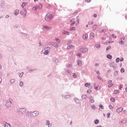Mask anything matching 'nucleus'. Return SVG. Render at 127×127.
<instances>
[{
	"instance_id": "a18cd8bd",
	"label": "nucleus",
	"mask_w": 127,
	"mask_h": 127,
	"mask_svg": "<svg viewBox=\"0 0 127 127\" xmlns=\"http://www.w3.org/2000/svg\"><path fill=\"white\" fill-rule=\"evenodd\" d=\"M22 76H23V72H21L19 74V77H22Z\"/></svg>"
},
{
	"instance_id": "6e6552de",
	"label": "nucleus",
	"mask_w": 127,
	"mask_h": 127,
	"mask_svg": "<svg viewBox=\"0 0 127 127\" xmlns=\"http://www.w3.org/2000/svg\"><path fill=\"white\" fill-rule=\"evenodd\" d=\"M94 88L96 91H99V90L100 89V86L98 85H96L95 83H94Z\"/></svg>"
},
{
	"instance_id": "052dcab7",
	"label": "nucleus",
	"mask_w": 127,
	"mask_h": 127,
	"mask_svg": "<svg viewBox=\"0 0 127 127\" xmlns=\"http://www.w3.org/2000/svg\"><path fill=\"white\" fill-rule=\"evenodd\" d=\"M120 61L121 62H122V61H124V58H121V59H120Z\"/></svg>"
},
{
	"instance_id": "ddd939ff",
	"label": "nucleus",
	"mask_w": 127,
	"mask_h": 127,
	"mask_svg": "<svg viewBox=\"0 0 127 127\" xmlns=\"http://www.w3.org/2000/svg\"><path fill=\"white\" fill-rule=\"evenodd\" d=\"M19 13V10L16 9V10H15V11L14 12V14H15V15H17V14H18Z\"/></svg>"
},
{
	"instance_id": "e2e57ef3",
	"label": "nucleus",
	"mask_w": 127,
	"mask_h": 127,
	"mask_svg": "<svg viewBox=\"0 0 127 127\" xmlns=\"http://www.w3.org/2000/svg\"><path fill=\"white\" fill-rule=\"evenodd\" d=\"M49 125H50L49 121H47V126H49Z\"/></svg>"
},
{
	"instance_id": "2f4dec72",
	"label": "nucleus",
	"mask_w": 127,
	"mask_h": 127,
	"mask_svg": "<svg viewBox=\"0 0 127 127\" xmlns=\"http://www.w3.org/2000/svg\"><path fill=\"white\" fill-rule=\"evenodd\" d=\"M111 37L113 38H117V36L115 35L114 34L111 35Z\"/></svg>"
},
{
	"instance_id": "dca6fc26",
	"label": "nucleus",
	"mask_w": 127,
	"mask_h": 127,
	"mask_svg": "<svg viewBox=\"0 0 127 127\" xmlns=\"http://www.w3.org/2000/svg\"><path fill=\"white\" fill-rule=\"evenodd\" d=\"M74 22L75 25H78V24H79V19H77L76 21H74Z\"/></svg>"
},
{
	"instance_id": "37998d69",
	"label": "nucleus",
	"mask_w": 127,
	"mask_h": 127,
	"mask_svg": "<svg viewBox=\"0 0 127 127\" xmlns=\"http://www.w3.org/2000/svg\"><path fill=\"white\" fill-rule=\"evenodd\" d=\"M99 107L102 110H104V107L103 106V105H100Z\"/></svg>"
},
{
	"instance_id": "e433bc0d",
	"label": "nucleus",
	"mask_w": 127,
	"mask_h": 127,
	"mask_svg": "<svg viewBox=\"0 0 127 127\" xmlns=\"http://www.w3.org/2000/svg\"><path fill=\"white\" fill-rule=\"evenodd\" d=\"M26 5V4L24 2H23L21 6L22 7H23Z\"/></svg>"
},
{
	"instance_id": "a19ab883",
	"label": "nucleus",
	"mask_w": 127,
	"mask_h": 127,
	"mask_svg": "<svg viewBox=\"0 0 127 127\" xmlns=\"http://www.w3.org/2000/svg\"><path fill=\"white\" fill-rule=\"evenodd\" d=\"M73 78H77V75L75 74V73H72Z\"/></svg>"
},
{
	"instance_id": "393cba45",
	"label": "nucleus",
	"mask_w": 127,
	"mask_h": 127,
	"mask_svg": "<svg viewBox=\"0 0 127 127\" xmlns=\"http://www.w3.org/2000/svg\"><path fill=\"white\" fill-rule=\"evenodd\" d=\"M38 8V6H34L32 8L33 10H36Z\"/></svg>"
},
{
	"instance_id": "473e14b6",
	"label": "nucleus",
	"mask_w": 127,
	"mask_h": 127,
	"mask_svg": "<svg viewBox=\"0 0 127 127\" xmlns=\"http://www.w3.org/2000/svg\"><path fill=\"white\" fill-rule=\"evenodd\" d=\"M75 28L74 27H72L69 28V30H70V31L75 30Z\"/></svg>"
},
{
	"instance_id": "de8ad7c7",
	"label": "nucleus",
	"mask_w": 127,
	"mask_h": 127,
	"mask_svg": "<svg viewBox=\"0 0 127 127\" xmlns=\"http://www.w3.org/2000/svg\"><path fill=\"white\" fill-rule=\"evenodd\" d=\"M109 49H111V46L108 47L106 48V50L107 51H108V50H109Z\"/></svg>"
},
{
	"instance_id": "20e7f679",
	"label": "nucleus",
	"mask_w": 127,
	"mask_h": 127,
	"mask_svg": "<svg viewBox=\"0 0 127 127\" xmlns=\"http://www.w3.org/2000/svg\"><path fill=\"white\" fill-rule=\"evenodd\" d=\"M80 52H82V53H86V52H88V49L87 48H83L80 50Z\"/></svg>"
},
{
	"instance_id": "6ab92c4d",
	"label": "nucleus",
	"mask_w": 127,
	"mask_h": 127,
	"mask_svg": "<svg viewBox=\"0 0 127 127\" xmlns=\"http://www.w3.org/2000/svg\"><path fill=\"white\" fill-rule=\"evenodd\" d=\"M107 58H108V59H112L113 58V57L111 55H108L107 56Z\"/></svg>"
},
{
	"instance_id": "7ed1b4c3",
	"label": "nucleus",
	"mask_w": 127,
	"mask_h": 127,
	"mask_svg": "<svg viewBox=\"0 0 127 127\" xmlns=\"http://www.w3.org/2000/svg\"><path fill=\"white\" fill-rule=\"evenodd\" d=\"M12 103V99H9V102H7V103L6 104V106L7 108H9V107L11 105Z\"/></svg>"
},
{
	"instance_id": "0eeeda50",
	"label": "nucleus",
	"mask_w": 127,
	"mask_h": 127,
	"mask_svg": "<svg viewBox=\"0 0 127 127\" xmlns=\"http://www.w3.org/2000/svg\"><path fill=\"white\" fill-rule=\"evenodd\" d=\"M123 111H124V108L120 107L117 110V112L120 113H121V112H123Z\"/></svg>"
},
{
	"instance_id": "f704fd0d",
	"label": "nucleus",
	"mask_w": 127,
	"mask_h": 127,
	"mask_svg": "<svg viewBox=\"0 0 127 127\" xmlns=\"http://www.w3.org/2000/svg\"><path fill=\"white\" fill-rule=\"evenodd\" d=\"M111 101L113 102V103H114V102L116 101L114 98H112L111 99Z\"/></svg>"
},
{
	"instance_id": "69168bd1",
	"label": "nucleus",
	"mask_w": 127,
	"mask_h": 127,
	"mask_svg": "<svg viewBox=\"0 0 127 127\" xmlns=\"http://www.w3.org/2000/svg\"><path fill=\"white\" fill-rule=\"evenodd\" d=\"M112 82H113L112 80H109V81H108V83L110 84V83H112Z\"/></svg>"
},
{
	"instance_id": "bb28decb",
	"label": "nucleus",
	"mask_w": 127,
	"mask_h": 127,
	"mask_svg": "<svg viewBox=\"0 0 127 127\" xmlns=\"http://www.w3.org/2000/svg\"><path fill=\"white\" fill-rule=\"evenodd\" d=\"M4 127H10V125H9L8 124H5L4 125Z\"/></svg>"
},
{
	"instance_id": "c756f323",
	"label": "nucleus",
	"mask_w": 127,
	"mask_h": 127,
	"mask_svg": "<svg viewBox=\"0 0 127 127\" xmlns=\"http://www.w3.org/2000/svg\"><path fill=\"white\" fill-rule=\"evenodd\" d=\"M114 94H119V90H116L114 91Z\"/></svg>"
},
{
	"instance_id": "13d9d810",
	"label": "nucleus",
	"mask_w": 127,
	"mask_h": 127,
	"mask_svg": "<svg viewBox=\"0 0 127 127\" xmlns=\"http://www.w3.org/2000/svg\"><path fill=\"white\" fill-rule=\"evenodd\" d=\"M74 24H75V22H73L70 24V25H71V26H73L74 25Z\"/></svg>"
},
{
	"instance_id": "774afa93",
	"label": "nucleus",
	"mask_w": 127,
	"mask_h": 127,
	"mask_svg": "<svg viewBox=\"0 0 127 127\" xmlns=\"http://www.w3.org/2000/svg\"><path fill=\"white\" fill-rule=\"evenodd\" d=\"M95 66H99V64H95Z\"/></svg>"
},
{
	"instance_id": "f03ea898",
	"label": "nucleus",
	"mask_w": 127,
	"mask_h": 127,
	"mask_svg": "<svg viewBox=\"0 0 127 127\" xmlns=\"http://www.w3.org/2000/svg\"><path fill=\"white\" fill-rule=\"evenodd\" d=\"M20 13L21 15H23V17H25L26 16V13H27V12L25 9H24L21 11Z\"/></svg>"
},
{
	"instance_id": "8fccbe9b",
	"label": "nucleus",
	"mask_w": 127,
	"mask_h": 127,
	"mask_svg": "<svg viewBox=\"0 0 127 127\" xmlns=\"http://www.w3.org/2000/svg\"><path fill=\"white\" fill-rule=\"evenodd\" d=\"M77 56H78L79 57H81V56H82V54H81L80 53H78L77 54Z\"/></svg>"
},
{
	"instance_id": "680f3d73",
	"label": "nucleus",
	"mask_w": 127,
	"mask_h": 127,
	"mask_svg": "<svg viewBox=\"0 0 127 127\" xmlns=\"http://www.w3.org/2000/svg\"><path fill=\"white\" fill-rule=\"evenodd\" d=\"M123 113L124 114H126L127 113V111L126 110H124L123 111Z\"/></svg>"
},
{
	"instance_id": "0e129e2a",
	"label": "nucleus",
	"mask_w": 127,
	"mask_h": 127,
	"mask_svg": "<svg viewBox=\"0 0 127 127\" xmlns=\"http://www.w3.org/2000/svg\"><path fill=\"white\" fill-rule=\"evenodd\" d=\"M98 78L99 79V80H102V77H101V76H98Z\"/></svg>"
},
{
	"instance_id": "7c9ffc66",
	"label": "nucleus",
	"mask_w": 127,
	"mask_h": 127,
	"mask_svg": "<svg viewBox=\"0 0 127 127\" xmlns=\"http://www.w3.org/2000/svg\"><path fill=\"white\" fill-rule=\"evenodd\" d=\"M116 63H119L120 62V58H117L116 60Z\"/></svg>"
},
{
	"instance_id": "c9c22d12",
	"label": "nucleus",
	"mask_w": 127,
	"mask_h": 127,
	"mask_svg": "<svg viewBox=\"0 0 127 127\" xmlns=\"http://www.w3.org/2000/svg\"><path fill=\"white\" fill-rule=\"evenodd\" d=\"M91 85L90 83H85V87H89Z\"/></svg>"
},
{
	"instance_id": "cd10ccee",
	"label": "nucleus",
	"mask_w": 127,
	"mask_h": 127,
	"mask_svg": "<svg viewBox=\"0 0 127 127\" xmlns=\"http://www.w3.org/2000/svg\"><path fill=\"white\" fill-rule=\"evenodd\" d=\"M87 93L88 94H91V93H92V90L91 89H89L87 91Z\"/></svg>"
},
{
	"instance_id": "864d4df0",
	"label": "nucleus",
	"mask_w": 127,
	"mask_h": 127,
	"mask_svg": "<svg viewBox=\"0 0 127 127\" xmlns=\"http://www.w3.org/2000/svg\"><path fill=\"white\" fill-rule=\"evenodd\" d=\"M86 2H91V0H85Z\"/></svg>"
},
{
	"instance_id": "1a4fd4ad",
	"label": "nucleus",
	"mask_w": 127,
	"mask_h": 127,
	"mask_svg": "<svg viewBox=\"0 0 127 127\" xmlns=\"http://www.w3.org/2000/svg\"><path fill=\"white\" fill-rule=\"evenodd\" d=\"M121 41H119V43L120 44H125V42L123 40H125V38H122L121 39H120Z\"/></svg>"
},
{
	"instance_id": "4c0bfd02",
	"label": "nucleus",
	"mask_w": 127,
	"mask_h": 127,
	"mask_svg": "<svg viewBox=\"0 0 127 127\" xmlns=\"http://www.w3.org/2000/svg\"><path fill=\"white\" fill-rule=\"evenodd\" d=\"M20 87H22V86H23V82L21 81L19 84Z\"/></svg>"
},
{
	"instance_id": "5fc2aeb1",
	"label": "nucleus",
	"mask_w": 127,
	"mask_h": 127,
	"mask_svg": "<svg viewBox=\"0 0 127 127\" xmlns=\"http://www.w3.org/2000/svg\"><path fill=\"white\" fill-rule=\"evenodd\" d=\"M94 102H95V100H94V99L90 100V103H94Z\"/></svg>"
},
{
	"instance_id": "aec40b11",
	"label": "nucleus",
	"mask_w": 127,
	"mask_h": 127,
	"mask_svg": "<svg viewBox=\"0 0 127 127\" xmlns=\"http://www.w3.org/2000/svg\"><path fill=\"white\" fill-rule=\"evenodd\" d=\"M53 46H54V47H55L56 48H58V45L55 43H53Z\"/></svg>"
},
{
	"instance_id": "6e6d98bb",
	"label": "nucleus",
	"mask_w": 127,
	"mask_h": 127,
	"mask_svg": "<svg viewBox=\"0 0 127 127\" xmlns=\"http://www.w3.org/2000/svg\"><path fill=\"white\" fill-rule=\"evenodd\" d=\"M65 34L66 35H70V33L69 32H66Z\"/></svg>"
},
{
	"instance_id": "412c9836",
	"label": "nucleus",
	"mask_w": 127,
	"mask_h": 127,
	"mask_svg": "<svg viewBox=\"0 0 127 127\" xmlns=\"http://www.w3.org/2000/svg\"><path fill=\"white\" fill-rule=\"evenodd\" d=\"M38 8H39V9H42V4H39V6H38Z\"/></svg>"
},
{
	"instance_id": "3c124183",
	"label": "nucleus",
	"mask_w": 127,
	"mask_h": 127,
	"mask_svg": "<svg viewBox=\"0 0 127 127\" xmlns=\"http://www.w3.org/2000/svg\"><path fill=\"white\" fill-rule=\"evenodd\" d=\"M55 40L58 41V43H60V40H59V39H58V38H55Z\"/></svg>"
},
{
	"instance_id": "4be33fe9",
	"label": "nucleus",
	"mask_w": 127,
	"mask_h": 127,
	"mask_svg": "<svg viewBox=\"0 0 127 127\" xmlns=\"http://www.w3.org/2000/svg\"><path fill=\"white\" fill-rule=\"evenodd\" d=\"M97 27H98V26L97 25H93V30H96V29H97Z\"/></svg>"
},
{
	"instance_id": "4468645a",
	"label": "nucleus",
	"mask_w": 127,
	"mask_h": 127,
	"mask_svg": "<svg viewBox=\"0 0 127 127\" xmlns=\"http://www.w3.org/2000/svg\"><path fill=\"white\" fill-rule=\"evenodd\" d=\"M0 5H1V6H2V7L4 6V1H1L0 2Z\"/></svg>"
},
{
	"instance_id": "a878e982",
	"label": "nucleus",
	"mask_w": 127,
	"mask_h": 127,
	"mask_svg": "<svg viewBox=\"0 0 127 127\" xmlns=\"http://www.w3.org/2000/svg\"><path fill=\"white\" fill-rule=\"evenodd\" d=\"M94 24V21H89L88 22V24L90 25L91 24Z\"/></svg>"
},
{
	"instance_id": "b1692460",
	"label": "nucleus",
	"mask_w": 127,
	"mask_h": 127,
	"mask_svg": "<svg viewBox=\"0 0 127 127\" xmlns=\"http://www.w3.org/2000/svg\"><path fill=\"white\" fill-rule=\"evenodd\" d=\"M96 47L99 49V48H101V45H100V44H97L96 45Z\"/></svg>"
},
{
	"instance_id": "72a5a7b5",
	"label": "nucleus",
	"mask_w": 127,
	"mask_h": 127,
	"mask_svg": "<svg viewBox=\"0 0 127 127\" xmlns=\"http://www.w3.org/2000/svg\"><path fill=\"white\" fill-rule=\"evenodd\" d=\"M121 73H124V72H125V68H121Z\"/></svg>"
},
{
	"instance_id": "f8f14e48",
	"label": "nucleus",
	"mask_w": 127,
	"mask_h": 127,
	"mask_svg": "<svg viewBox=\"0 0 127 127\" xmlns=\"http://www.w3.org/2000/svg\"><path fill=\"white\" fill-rule=\"evenodd\" d=\"M126 123H127V121L126 120H122L120 122V124L121 125H125V124H126Z\"/></svg>"
},
{
	"instance_id": "f3484780",
	"label": "nucleus",
	"mask_w": 127,
	"mask_h": 127,
	"mask_svg": "<svg viewBox=\"0 0 127 127\" xmlns=\"http://www.w3.org/2000/svg\"><path fill=\"white\" fill-rule=\"evenodd\" d=\"M70 48H74V46L72 45H69L68 46H67V49H70Z\"/></svg>"
},
{
	"instance_id": "c85d7f7f",
	"label": "nucleus",
	"mask_w": 127,
	"mask_h": 127,
	"mask_svg": "<svg viewBox=\"0 0 127 127\" xmlns=\"http://www.w3.org/2000/svg\"><path fill=\"white\" fill-rule=\"evenodd\" d=\"M94 124H95V125H98V124H99V121L98 120H95Z\"/></svg>"
},
{
	"instance_id": "58836bf2",
	"label": "nucleus",
	"mask_w": 127,
	"mask_h": 127,
	"mask_svg": "<svg viewBox=\"0 0 127 127\" xmlns=\"http://www.w3.org/2000/svg\"><path fill=\"white\" fill-rule=\"evenodd\" d=\"M91 108L93 110H95V109H96V106L94 105H93L92 106H91Z\"/></svg>"
},
{
	"instance_id": "f257e3e1",
	"label": "nucleus",
	"mask_w": 127,
	"mask_h": 127,
	"mask_svg": "<svg viewBox=\"0 0 127 127\" xmlns=\"http://www.w3.org/2000/svg\"><path fill=\"white\" fill-rule=\"evenodd\" d=\"M52 18H53V17L52 16V14H47L46 15V16L45 17V20H46L47 21H49V20L52 19Z\"/></svg>"
},
{
	"instance_id": "4d7b16f0",
	"label": "nucleus",
	"mask_w": 127,
	"mask_h": 127,
	"mask_svg": "<svg viewBox=\"0 0 127 127\" xmlns=\"http://www.w3.org/2000/svg\"><path fill=\"white\" fill-rule=\"evenodd\" d=\"M66 31H65V30H64V31H63V34H66Z\"/></svg>"
},
{
	"instance_id": "79ce46f5",
	"label": "nucleus",
	"mask_w": 127,
	"mask_h": 127,
	"mask_svg": "<svg viewBox=\"0 0 127 127\" xmlns=\"http://www.w3.org/2000/svg\"><path fill=\"white\" fill-rule=\"evenodd\" d=\"M34 114L35 115V116H37L38 115V112L37 111L34 112Z\"/></svg>"
},
{
	"instance_id": "49530a36",
	"label": "nucleus",
	"mask_w": 127,
	"mask_h": 127,
	"mask_svg": "<svg viewBox=\"0 0 127 127\" xmlns=\"http://www.w3.org/2000/svg\"><path fill=\"white\" fill-rule=\"evenodd\" d=\"M111 115V113H108L107 114V118H110V116Z\"/></svg>"
},
{
	"instance_id": "338daca9",
	"label": "nucleus",
	"mask_w": 127,
	"mask_h": 127,
	"mask_svg": "<svg viewBox=\"0 0 127 127\" xmlns=\"http://www.w3.org/2000/svg\"><path fill=\"white\" fill-rule=\"evenodd\" d=\"M94 17H97V14H94Z\"/></svg>"
},
{
	"instance_id": "9b49d317",
	"label": "nucleus",
	"mask_w": 127,
	"mask_h": 127,
	"mask_svg": "<svg viewBox=\"0 0 127 127\" xmlns=\"http://www.w3.org/2000/svg\"><path fill=\"white\" fill-rule=\"evenodd\" d=\"M19 112L21 113V114H24V113H25V109L24 108L20 109L19 110Z\"/></svg>"
},
{
	"instance_id": "423d86ee",
	"label": "nucleus",
	"mask_w": 127,
	"mask_h": 127,
	"mask_svg": "<svg viewBox=\"0 0 127 127\" xmlns=\"http://www.w3.org/2000/svg\"><path fill=\"white\" fill-rule=\"evenodd\" d=\"M43 29H44L45 30L48 31V30H50V27H49L47 26L44 25V26H43Z\"/></svg>"
},
{
	"instance_id": "a211bd4d",
	"label": "nucleus",
	"mask_w": 127,
	"mask_h": 127,
	"mask_svg": "<svg viewBox=\"0 0 127 127\" xmlns=\"http://www.w3.org/2000/svg\"><path fill=\"white\" fill-rule=\"evenodd\" d=\"M94 35H95V34H94V33L91 32V33H90V37H91V39L94 38Z\"/></svg>"
},
{
	"instance_id": "2eb2a0df",
	"label": "nucleus",
	"mask_w": 127,
	"mask_h": 127,
	"mask_svg": "<svg viewBox=\"0 0 127 127\" xmlns=\"http://www.w3.org/2000/svg\"><path fill=\"white\" fill-rule=\"evenodd\" d=\"M77 64L78 65V66H82V62H81V61L78 60Z\"/></svg>"
},
{
	"instance_id": "9d476101",
	"label": "nucleus",
	"mask_w": 127,
	"mask_h": 127,
	"mask_svg": "<svg viewBox=\"0 0 127 127\" xmlns=\"http://www.w3.org/2000/svg\"><path fill=\"white\" fill-rule=\"evenodd\" d=\"M83 38L84 40H87L88 39V34H85L83 35Z\"/></svg>"
},
{
	"instance_id": "bf43d9fd",
	"label": "nucleus",
	"mask_w": 127,
	"mask_h": 127,
	"mask_svg": "<svg viewBox=\"0 0 127 127\" xmlns=\"http://www.w3.org/2000/svg\"><path fill=\"white\" fill-rule=\"evenodd\" d=\"M74 20H75L74 18L71 19V20H70V22H73V21H74Z\"/></svg>"
},
{
	"instance_id": "39448f33",
	"label": "nucleus",
	"mask_w": 127,
	"mask_h": 127,
	"mask_svg": "<svg viewBox=\"0 0 127 127\" xmlns=\"http://www.w3.org/2000/svg\"><path fill=\"white\" fill-rule=\"evenodd\" d=\"M46 50L44 52V54L45 55H48V54L49 53V51H50V48H46Z\"/></svg>"
},
{
	"instance_id": "09e8293b",
	"label": "nucleus",
	"mask_w": 127,
	"mask_h": 127,
	"mask_svg": "<svg viewBox=\"0 0 127 127\" xmlns=\"http://www.w3.org/2000/svg\"><path fill=\"white\" fill-rule=\"evenodd\" d=\"M114 84H113V83H111L110 84H109L108 87L109 88H111V87H112Z\"/></svg>"
},
{
	"instance_id": "603ef678",
	"label": "nucleus",
	"mask_w": 127,
	"mask_h": 127,
	"mask_svg": "<svg viewBox=\"0 0 127 127\" xmlns=\"http://www.w3.org/2000/svg\"><path fill=\"white\" fill-rule=\"evenodd\" d=\"M10 83H14V79H11Z\"/></svg>"
},
{
	"instance_id": "c03bdc74",
	"label": "nucleus",
	"mask_w": 127,
	"mask_h": 127,
	"mask_svg": "<svg viewBox=\"0 0 127 127\" xmlns=\"http://www.w3.org/2000/svg\"><path fill=\"white\" fill-rule=\"evenodd\" d=\"M120 90H122L123 89V85L121 84L119 86Z\"/></svg>"
},
{
	"instance_id": "5701e85b",
	"label": "nucleus",
	"mask_w": 127,
	"mask_h": 127,
	"mask_svg": "<svg viewBox=\"0 0 127 127\" xmlns=\"http://www.w3.org/2000/svg\"><path fill=\"white\" fill-rule=\"evenodd\" d=\"M87 98H88V96H87L86 95H83L82 96V99H87Z\"/></svg>"
},
{
	"instance_id": "ea45409f",
	"label": "nucleus",
	"mask_w": 127,
	"mask_h": 127,
	"mask_svg": "<svg viewBox=\"0 0 127 127\" xmlns=\"http://www.w3.org/2000/svg\"><path fill=\"white\" fill-rule=\"evenodd\" d=\"M109 108L110 110H113V109H114V108H113V106H112V105H109Z\"/></svg>"
}]
</instances>
